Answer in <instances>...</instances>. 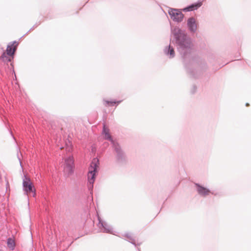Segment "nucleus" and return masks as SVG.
Instances as JSON below:
<instances>
[{"label": "nucleus", "mask_w": 251, "mask_h": 251, "mask_svg": "<svg viewBox=\"0 0 251 251\" xmlns=\"http://www.w3.org/2000/svg\"><path fill=\"white\" fill-rule=\"evenodd\" d=\"M187 24L189 29L192 31H195L197 28V24L195 18L191 17L188 20Z\"/></svg>", "instance_id": "obj_7"}, {"label": "nucleus", "mask_w": 251, "mask_h": 251, "mask_svg": "<svg viewBox=\"0 0 251 251\" xmlns=\"http://www.w3.org/2000/svg\"><path fill=\"white\" fill-rule=\"evenodd\" d=\"M196 185L198 187L197 190L199 194L203 196H206L209 195L210 193V191L207 188L201 186L198 184H196Z\"/></svg>", "instance_id": "obj_8"}, {"label": "nucleus", "mask_w": 251, "mask_h": 251, "mask_svg": "<svg viewBox=\"0 0 251 251\" xmlns=\"http://www.w3.org/2000/svg\"><path fill=\"white\" fill-rule=\"evenodd\" d=\"M104 231L106 232H109L110 231V230L108 229H105L104 230Z\"/></svg>", "instance_id": "obj_14"}, {"label": "nucleus", "mask_w": 251, "mask_h": 251, "mask_svg": "<svg viewBox=\"0 0 251 251\" xmlns=\"http://www.w3.org/2000/svg\"><path fill=\"white\" fill-rule=\"evenodd\" d=\"M103 133L104 135V138L105 139L109 140L112 143H114L112 137L109 133V130L108 128L106 127L105 125L103 126Z\"/></svg>", "instance_id": "obj_9"}, {"label": "nucleus", "mask_w": 251, "mask_h": 251, "mask_svg": "<svg viewBox=\"0 0 251 251\" xmlns=\"http://www.w3.org/2000/svg\"><path fill=\"white\" fill-rule=\"evenodd\" d=\"M105 106H113L114 104H116V103H120V101H108V100H105Z\"/></svg>", "instance_id": "obj_13"}, {"label": "nucleus", "mask_w": 251, "mask_h": 251, "mask_svg": "<svg viewBox=\"0 0 251 251\" xmlns=\"http://www.w3.org/2000/svg\"><path fill=\"white\" fill-rule=\"evenodd\" d=\"M74 159L71 156H69L65 160L64 172L67 176L71 175L74 171Z\"/></svg>", "instance_id": "obj_4"}, {"label": "nucleus", "mask_w": 251, "mask_h": 251, "mask_svg": "<svg viewBox=\"0 0 251 251\" xmlns=\"http://www.w3.org/2000/svg\"><path fill=\"white\" fill-rule=\"evenodd\" d=\"M165 51L166 54H169L170 58H172L175 56V51L174 49L170 46L165 49Z\"/></svg>", "instance_id": "obj_12"}, {"label": "nucleus", "mask_w": 251, "mask_h": 251, "mask_svg": "<svg viewBox=\"0 0 251 251\" xmlns=\"http://www.w3.org/2000/svg\"><path fill=\"white\" fill-rule=\"evenodd\" d=\"M178 33V35L176 34V38L182 46L185 48H190L191 47V43L189 40L186 39L185 35L181 32V31L179 29H177Z\"/></svg>", "instance_id": "obj_3"}, {"label": "nucleus", "mask_w": 251, "mask_h": 251, "mask_svg": "<svg viewBox=\"0 0 251 251\" xmlns=\"http://www.w3.org/2000/svg\"><path fill=\"white\" fill-rule=\"evenodd\" d=\"M23 187L27 194L32 193L33 197L35 196V191L29 178L25 177L23 180Z\"/></svg>", "instance_id": "obj_5"}, {"label": "nucleus", "mask_w": 251, "mask_h": 251, "mask_svg": "<svg viewBox=\"0 0 251 251\" xmlns=\"http://www.w3.org/2000/svg\"><path fill=\"white\" fill-rule=\"evenodd\" d=\"M171 19L176 22H181L183 18V14L181 11L176 9H171L169 11Z\"/></svg>", "instance_id": "obj_6"}, {"label": "nucleus", "mask_w": 251, "mask_h": 251, "mask_svg": "<svg viewBox=\"0 0 251 251\" xmlns=\"http://www.w3.org/2000/svg\"><path fill=\"white\" fill-rule=\"evenodd\" d=\"M18 43L16 42H14L9 44L6 50V51L3 52L2 56L3 61L10 62L13 58V55L16 51Z\"/></svg>", "instance_id": "obj_1"}, {"label": "nucleus", "mask_w": 251, "mask_h": 251, "mask_svg": "<svg viewBox=\"0 0 251 251\" xmlns=\"http://www.w3.org/2000/svg\"><path fill=\"white\" fill-rule=\"evenodd\" d=\"M7 246L8 249L13 250L15 247V241L14 238H9L7 241Z\"/></svg>", "instance_id": "obj_11"}, {"label": "nucleus", "mask_w": 251, "mask_h": 251, "mask_svg": "<svg viewBox=\"0 0 251 251\" xmlns=\"http://www.w3.org/2000/svg\"><path fill=\"white\" fill-rule=\"evenodd\" d=\"M201 5V2H198L196 4H193L188 7L183 9L184 11H191L198 9Z\"/></svg>", "instance_id": "obj_10"}, {"label": "nucleus", "mask_w": 251, "mask_h": 251, "mask_svg": "<svg viewBox=\"0 0 251 251\" xmlns=\"http://www.w3.org/2000/svg\"><path fill=\"white\" fill-rule=\"evenodd\" d=\"M98 162V159L96 158L94 159L89 169L88 179L89 183L92 186H93V184L95 181V172L97 169Z\"/></svg>", "instance_id": "obj_2"}]
</instances>
